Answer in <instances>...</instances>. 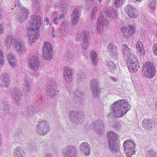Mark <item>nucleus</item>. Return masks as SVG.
Instances as JSON below:
<instances>
[{
    "label": "nucleus",
    "mask_w": 157,
    "mask_h": 157,
    "mask_svg": "<svg viewBox=\"0 0 157 157\" xmlns=\"http://www.w3.org/2000/svg\"><path fill=\"white\" fill-rule=\"evenodd\" d=\"M110 110L107 114L110 119L113 117H122L131 108L129 104L124 100H119L114 102L110 107Z\"/></svg>",
    "instance_id": "nucleus-1"
},
{
    "label": "nucleus",
    "mask_w": 157,
    "mask_h": 157,
    "mask_svg": "<svg viewBox=\"0 0 157 157\" xmlns=\"http://www.w3.org/2000/svg\"><path fill=\"white\" fill-rule=\"evenodd\" d=\"M106 18L103 16H99L97 20L98 33H101L107 24L106 20H111L117 17V11L113 8H110L106 12Z\"/></svg>",
    "instance_id": "nucleus-2"
},
{
    "label": "nucleus",
    "mask_w": 157,
    "mask_h": 157,
    "mask_svg": "<svg viewBox=\"0 0 157 157\" xmlns=\"http://www.w3.org/2000/svg\"><path fill=\"white\" fill-rule=\"evenodd\" d=\"M21 38L18 36L14 37L11 34H9L7 36L5 41L6 47H9L12 44L18 52H23L25 50V46L21 42Z\"/></svg>",
    "instance_id": "nucleus-3"
},
{
    "label": "nucleus",
    "mask_w": 157,
    "mask_h": 157,
    "mask_svg": "<svg viewBox=\"0 0 157 157\" xmlns=\"http://www.w3.org/2000/svg\"><path fill=\"white\" fill-rule=\"evenodd\" d=\"M42 25V19L40 15L36 13L32 16L29 23L26 26L27 29L33 32L39 31L40 28Z\"/></svg>",
    "instance_id": "nucleus-4"
},
{
    "label": "nucleus",
    "mask_w": 157,
    "mask_h": 157,
    "mask_svg": "<svg viewBox=\"0 0 157 157\" xmlns=\"http://www.w3.org/2000/svg\"><path fill=\"white\" fill-rule=\"evenodd\" d=\"M90 36L89 32L87 31H83L78 33L77 37L82 43V50H85L88 47L90 39Z\"/></svg>",
    "instance_id": "nucleus-5"
},
{
    "label": "nucleus",
    "mask_w": 157,
    "mask_h": 157,
    "mask_svg": "<svg viewBox=\"0 0 157 157\" xmlns=\"http://www.w3.org/2000/svg\"><path fill=\"white\" fill-rule=\"evenodd\" d=\"M135 143L132 140H128L124 143V148L126 155L128 157H131L135 153Z\"/></svg>",
    "instance_id": "nucleus-6"
},
{
    "label": "nucleus",
    "mask_w": 157,
    "mask_h": 157,
    "mask_svg": "<svg viewBox=\"0 0 157 157\" xmlns=\"http://www.w3.org/2000/svg\"><path fill=\"white\" fill-rule=\"evenodd\" d=\"M143 68L144 75L147 77L152 78L155 75V68L152 63L146 62L144 65Z\"/></svg>",
    "instance_id": "nucleus-7"
},
{
    "label": "nucleus",
    "mask_w": 157,
    "mask_h": 157,
    "mask_svg": "<svg viewBox=\"0 0 157 157\" xmlns=\"http://www.w3.org/2000/svg\"><path fill=\"white\" fill-rule=\"evenodd\" d=\"M90 89L92 94L95 98H98L101 92V88L98 85V81L97 79H93L90 82Z\"/></svg>",
    "instance_id": "nucleus-8"
},
{
    "label": "nucleus",
    "mask_w": 157,
    "mask_h": 157,
    "mask_svg": "<svg viewBox=\"0 0 157 157\" xmlns=\"http://www.w3.org/2000/svg\"><path fill=\"white\" fill-rule=\"evenodd\" d=\"M82 112L78 110L77 111H71L69 113V117L70 119L76 124H79L80 122V120H82L84 117Z\"/></svg>",
    "instance_id": "nucleus-9"
},
{
    "label": "nucleus",
    "mask_w": 157,
    "mask_h": 157,
    "mask_svg": "<svg viewBox=\"0 0 157 157\" xmlns=\"http://www.w3.org/2000/svg\"><path fill=\"white\" fill-rule=\"evenodd\" d=\"M20 5L18 3L15 5L14 8L21 12V13L17 16V19L20 22H21L25 20L28 16V10L25 8H20Z\"/></svg>",
    "instance_id": "nucleus-10"
},
{
    "label": "nucleus",
    "mask_w": 157,
    "mask_h": 157,
    "mask_svg": "<svg viewBox=\"0 0 157 157\" xmlns=\"http://www.w3.org/2000/svg\"><path fill=\"white\" fill-rule=\"evenodd\" d=\"M55 83L56 82L52 80H50L48 82V86L46 89L47 94L48 96L51 98L54 97L56 96L55 91L56 88Z\"/></svg>",
    "instance_id": "nucleus-11"
},
{
    "label": "nucleus",
    "mask_w": 157,
    "mask_h": 157,
    "mask_svg": "<svg viewBox=\"0 0 157 157\" xmlns=\"http://www.w3.org/2000/svg\"><path fill=\"white\" fill-rule=\"evenodd\" d=\"M39 123L37 126L38 132L40 135L44 136L49 130L48 124L45 121H40Z\"/></svg>",
    "instance_id": "nucleus-12"
},
{
    "label": "nucleus",
    "mask_w": 157,
    "mask_h": 157,
    "mask_svg": "<svg viewBox=\"0 0 157 157\" xmlns=\"http://www.w3.org/2000/svg\"><path fill=\"white\" fill-rule=\"evenodd\" d=\"M64 157H76V150L72 145L67 146L63 150Z\"/></svg>",
    "instance_id": "nucleus-13"
},
{
    "label": "nucleus",
    "mask_w": 157,
    "mask_h": 157,
    "mask_svg": "<svg viewBox=\"0 0 157 157\" xmlns=\"http://www.w3.org/2000/svg\"><path fill=\"white\" fill-rule=\"evenodd\" d=\"M40 65L39 60L36 56L31 57L30 61L29 67L31 70L35 72L38 70Z\"/></svg>",
    "instance_id": "nucleus-14"
},
{
    "label": "nucleus",
    "mask_w": 157,
    "mask_h": 157,
    "mask_svg": "<svg viewBox=\"0 0 157 157\" xmlns=\"http://www.w3.org/2000/svg\"><path fill=\"white\" fill-rule=\"evenodd\" d=\"M122 33L125 38H130L135 32V27L132 25H129L128 28L125 26L121 28Z\"/></svg>",
    "instance_id": "nucleus-15"
},
{
    "label": "nucleus",
    "mask_w": 157,
    "mask_h": 157,
    "mask_svg": "<svg viewBox=\"0 0 157 157\" xmlns=\"http://www.w3.org/2000/svg\"><path fill=\"white\" fill-rule=\"evenodd\" d=\"M92 125L94 126V131L100 135L102 134L105 132L103 124L101 121H94L91 123Z\"/></svg>",
    "instance_id": "nucleus-16"
},
{
    "label": "nucleus",
    "mask_w": 157,
    "mask_h": 157,
    "mask_svg": "<svg viewBox=\"0 0 157 157\" xmlns=\"http://www.w3.org/2000/svg\"><path fill=\"white\" fill-rule=\"evenodd\" d=\"M10 94L13 98L15 99V102L17 103L21 98L22 94L19 89L15 88L12 90L10 92Z\"/></svg>",
    "instance_id": "nucleus-17"
},
{
    "label": "nucleus",
    "mask_w": 157,
    "mask_h": 157,
    "mask_svg": "<svg viewBox=\"0 0 157 157\" xmlns=\"http://www.w3.org/2000/svg\"><path fill=\"white\" fill-rule=\"evenodd\" d=\"M142 124L144 128L147 131H150L155 127L154 122L149 119H144Z\"/></svg>",
    "instance_id": "nucleus-18"
},
{
    "label": "nucleus",
    "mask_w": 157,
    "mask_h": 157,
    "mask_svg": "<svg viewBox=\"0 0 157 157\" xmlns=\"http://www.w3.org/2000/svg\"><path fill=\"white\" fill-rule=\"evenodd\" d=\"M107 135L108 143L116 142L119 138V136L117 133L111 131L107 132Z\"/></svg>",
    "instance_id": "nucleus-19"
},
{
    "label": "nucleus",
    "mask_w": 157,
    "mask_h": 157,
    "mask_svg": "<svg viewBox=\"0 0 157 157\" xmlns=\"http://www.w3.org/2000/svg\"><path fill=\"white\" fill-rule=\"evenodd\" d=\"M126 11L128 16L131 18H136L137 17V12L135 8L129 4L127 6Z\"/></svg>",
    "instance_id": "nucleus-20"
},
{
    "label": "nucleus",
    "mask_w": 157,
    "mask_h": 157,
    "mask_svg": "<svg viewBox=\"0 0 157 157\" xmlns=\"http://www.w3.org/2000/svg\"><path fill=\"white\" fill-rule=\"evenodd\" d=\"M69 24H68L67 22L60 25L59 33L61 34V36H64L67 35L69 32Z\"/></svg>",
    "instance_id": "nucleus-21"
},
{
    "label": "nucleus",
    "mask_w": 157,
    "mask_h": 157,
    "mask_svg": "<svg viewBox=\"0 0 157 157\" xmlns=\"http://www.w3.org/2000/svg\"><path fill=\"white\" fill-rule=\"evenodd\" d=\"M79 10L75 8L71 14V22L73 25L77 24L79 19Z\"/></svg>",
    "instance_id": "nucleus-22"
},
{
    "label": "nucleus",
    "mask_w": 157,
    "mask_h": 157,
    "mask_svg": "<svg viewBox=\"0 0 157 157\" xmlns=\"http://www.w3.org/2000/svg\"><path fill=\"white\" fill-rule=\"evenodd\" d=\"M79 89H77L74 92L73 96L74 97V103L75 104L76 103L77 105L81 104V103L80 101L81 97H82V92H80Z\"/></svg>",
    "instance_id": "nucleus-23"
},
{
    "label": "nucleus",
    "mask_w": 157,
    "mask_h": 157,
    "mask_svg": "<svg viewBox=\"0 0 157 157\" xmlns=\"http://www.w3.org/2000/svg\"><path fill=\"white\" fill-rule=\"evenodd\" d=\"M23 80L24 81L23 83L24 86L23 90V92L25 94H29V91L31 89L32 81L28 78H26Z\"/></svg>",
    "instance_id": "nucleus-24"
},
{
    "label": "nucleus",
    "mask_w": 157,
    "mask_h": 157,
    "mask_svg": "<svg viewBox=\"0 0 157 157\" xmlns=\"http://www.w3.org/2000/svg\"><path fill=\"white\" fill-rule=\"evenodd\" d=\"M7 58L11 67H14L16 64L17 62L16 58L15 55L13 54L8 52L6 54Z\"/></svg>",
    "instance_id": "nucleus-25"
},
{
    "label": "nucleus",
    "mask_w": 157,
    "mask_h": 157,
    "mask_svg": "<svg viewBox=\"0 0 157 157\" xmlns=\"http://www.w3.org/2000/svg\"><path fill=\"white\" fill-rule=\"evenodd\" d=\"M82 153L85 155H88L90 153V145L87 142H83L80 145Z\"/></svg>",
    "instance_id": "nucleus-26"
},
{
    "label": "nucleus",
    "mask_w": 157,
    "mask_h": 157,
    "mask_svg": "<svg viewBox=\"0 0 157 157\" xmlns=\"http://www.w3.org/2000/svg\"><path fill=\"white\" fill-rule=\"evenodd\" d=\"M2 81L1 85L2 86L7 87L9 86L10 80L9 75L6 73L3 74L2 75Z\"/></svg>",
    "instance_id": "nucleus-27"
},
{
    "label": "nucleus",
    "mask_w": 157,
    "mask_h": 157,
    "mask_svg": "<svg viewBox=\"0 0 157 157\" xmlns=\"http://www.w3.org/2000/svg\"><path fill=\"white\" fill-rule=\"evenodd\" d=\"M108 49L110 53V55L113 57H117L118 56L117 50V48L113 44H108Z\"/></svg>",
    "instance_id": "nucleus-28"
},
{
    "label": "nucleus",
    "mask_w": 157,
    "mask_h": 157,
    "mask_svg": "<svg viewBox=\"0 0 157 157\" xmlns=\"http://www.w3.org/2000/svg\"><path fill=\"white\" fill-rule=\"evenodd\" d=\"M133 62L129 63L128 67L131 72L132 73H135L138 71L140 66L138 61H137V62Z\"/></svg>",
    "instance_id": "nucleus-29"
},
{
    "label": "nucleus",
    "mask_w": 157,
    "mask_h": 157,
    "mask_svg": "<svg viewBox=\"0 0 157 157\" xmlns=\"http://www.w3.org/2000/svg\"><path fill=\"white\" fill-rule=\"evenodd\" d=\"M136 48L140 55L143 56L144 54V49L143 46V44L142 42L138 41L136 42Z\"/></svg>",
    "instance_id": "nucleus-30"
},
{
    "label": "nucleus",
    "mask_w": 157,
    "mask_h": 157,
    "mask_svg": "<svg viewBox=\"0 0 157 157\" xmlns=\"http://www.w3.org/2000/svg\"><path fill=\"white\" fill-rule=\"evenodd\" d=\"M13 157H25L23 151L19 147H17L13 151Z\"/></svg>",
    "instance_id": "nucleus-31"
},
{
    "label": "nucleus",
    "mask_w": 157,
    "mask_h": 157,
    "mask_svg": "<svg viewBox=\"0 0 157 157\" xmlns=\"http://www.w3.org/2000/svg\"><path fill=\"white\" fill-rule=\"evenodd\" d=\"M108 144L109 150L112 152L115 153L119 152L120 148L116 142H112L111 143V144Z\"/></svg>",
    "instance_id": "nucleus-32"
},
{
    "label": "nucleus",
    "mask_w": 157,
    "mask_h": 157,
    "mask_svg": "<svg viewBox=\"0 0 157 157\" xmlns=\"http://www.w3.org/2000/svg\"><path fill=\"white\" fill-rule=\"evenodd\" d=\"M122 49L123 51V55L125 57L129 56L130 53V49L127 44H124L122 45Z\"/></svg>",
    "instance_id": "nucleus-33"
},
{
    "label": "nucleus",
    "mask_w": 157,
    "mask_h": 157,
    "mask_svg": "<svg viewBox=\"0 0 157 157\" xmlns=\"http://www.w3.org/2000/svg\"><path fill=\"white\" fill-rule=\"evenodd\" d=\"M25 36L28 38V39L29 40L30 42L32 43L34 42L37 39V35H35L33 32L31 33H28Z\"/></svg>",
    "instance_id": "nucleus-34"
},
{
    "label": "nucleus",
    "mask_w": 157,
    "mask_h": 157,
    "mask_svg": "<svg viewBox=\"0 0 157 157\" xmlns=\"http://www.w3.org/2000/svg\"><path fill=\"white\" fill-rule=\"evenodd\" d=\"M107 67L111 72H113L117 69L116 66L111 61H107L106 63Z\"/></svg>",
    "instance_id": "nucleus-35"
},
{
    "label": "nucleus",
    "mask_w": 157,
    "mask_h": 157,
    "mask_svg": "<svg viewBox=\"0 0 157 157\" xmlns=\"http://www.w3.org/2000/svg\"><path fill=\"white\" fill-rule=\"evenodd\" d=\"M46 51L50 52L51 51H52V50L51 44L45 42L43 45V52H46Z\"/></svg>",
    "instance_id": "nucleus-36"
},
{
    "label": "nucleus",
    "mask_w": 157,
    "mask_h": 157,
    "mask_svg": "<svg viewBox=\"0 0 157 157\" xmlns=\"http://www.w3.org/2000/svg\"><path fill=\"white\" fill-rule=\"evenodd\" d=\"M90 56L93 64L94 66H96L98 64V61L97 54L95 53L92 52L91 53Z\"/></svg>",
    "instance_id": "nucleus-37"
},
{
    "label": "nucleus",
    "mask_w": 157,
    "mask_h": 157,
    "mask_svg": "<svg viewBox=\"0 0 157 157\" xmlns=\"http://www.w3.org/2000/svg\"><path fill=\"white\" fill-rule=\"evenodd\" d=\"M125 58L126 59L128 63H129L133 62H136L137 61H138L134 55L130 53L128 56H127Z\"/></svg>",
    "instance_id": "nucleus-38"
},
{
    "label": "nucleus",
    "mask_w": 157,
    "mask_h": 157,
    "mask_svg": "<svg viewBox=\"0 0 157 157\" xmlns=\"http://www.w3.org/2000/svg\"><path fill=\"white\" fill-rule=\"evenodd\" d=\"M52 52L51 51L50 52H43L42 57L44 59H46L47 60L50 59H51Z\"/></svg>",
    "instance_id": "nucleus-39"
},
{
    "label": "nucleus",
    "mask_w": 157,
    "mask_h": 157,
    "mask_svg": "<svg viewBox=\"0 0 157 157\" xmlns=\"http://www.w3.org/2000/svg\"><path fill=\"white\" fill-rule=\"evenodd\" d=\"M60 9L61 11L63 12V13H66L67 11L68 4H63L62 1L60 3Z\"/></svg>",
    "instance_id": "nucleus-40"
},
{
    "label": "nucleus",
    "mask_w": 157,
    "mask_h": 157,
    "mask_svg": "<svg viewBox=\"0 0 157 157\" xmlns=\"http://www.w3.org/2000/svg\"><path fill=\"white\" fill-rule=\"evenodd\" d=\"M157 2L155 1H153L148 3V8L150 11L151 12H153L155 10V6Z\"/></svg>",
    "instance_id": "nucleus-41"
},
{
    "label": "nucleus",
    "mask_w": 157,
    "mask_h": 157,
    "mask_svg": "<svg viewBox=\"0 0 157 157\" xmlns=\"http://www.w3.org/2000/svg\"><path fill=\"white\" fill-rule=\"evenodd\" d=\"M146 157H157V154L152 150H150L146 152Z\"/></svg>",
    "instance_id": "nucleus-42"
},
{
    "label": "nucleus",
    "mask_w": 157,
    "mask_h": 157,
    "mask_svg": "<svg viewBox=\"0 0 157 157\" xmlns=\"http://www.w3.org/2000/svg\"><path fill=\"white\" fill-rule=\"evenodd\" d=\"M97 9V6L93 8L92 7L91 9L92 12L90 16V19L91 20H93L96 17Z\"/></svg>",
    "instance_id": "nucleus-43"
},
{
    "label": "nucleus",
    "mask_w": 157,
    "mask_h": 157,
    "mask_svg": "<svg viewBox=\"0 0 157 157\" xmlns=\"http://www.w3.org/2000/svg\"><path fill=\"white\" fill-rule=\"evenodd\" d=\"M40 4V0H34L32 3V6L34 10H37Z\"/></svg>",
    "instance_id": "nucleus-44"
},
{
    "label": "nucleus",
    "mask_w": 157,
    "mask_h": 157,
    "mask_svg": "<svg viewBox=\"0 0 157 157\" xmlns=\"http://www.w3.org/2000/svg\"><path fill=\"white\" fill-rule=\"evenodd\" d=\"M63 77L64 82L66 83H68L71 82L72 75H64Z\"/></svg>",
    "instance_id": "nucleus-45"
},
{
    "label": "nucleus",
    "mask_w": 157,
    "mask_h": 157,
    "mask_svg": "<svg viewBox=\"0 0 157 157\" xmlns=\"http://www.w3.org/2000/svg\"><path fill=\"white\" fill-rule=\"evenodd\" d=\"M72 69L71 68L66 67L65 69L64 75H72Z\"/></svg>",
    "instance_id": "nucleus-46"
},
{
    "label": "nucleus",
    "mask_w": 157,
    "mask_h": 157,
    "mask_svg": "<svg viewBox=\"0 0 157 157\" xmlns=\"http://www.w3.org/2000/svg\"><path fill=\"white\" fill-rule=\"evenodd\" d=\"M15 133L16 135H15L14 136L15 138L14 139H15V140H21V138L23 136V134L21 132L19 131L18 132H17V133Z\"/></svg>",
    "instance_id": "nucleus-47"
},
{
    "label": "nucleus",
    "mask_w": 157,
    "mask_h": 157,
    "mask_svg": "<svg viewBox=\"0 0 157 157\" xmlns=\"http://www.w3.org/2000/svg\"><path fill=\"white\" fill-rule=\"evenodd\" d=\"M114 129L117 131L120 130L121 128V126L119 122H116L113 124Z\"/></svg>",
    "instance_id": "nucleus-48"
},
{
    "label": "nucleus",
    "mask_w": 157,
    "mask_h": 157,
    "mask_svg": "<svg viewBox=\"0 0 157 157\" xmlns=\"http://www.w3.org/2000/svg\"><path fill=\"white\" fill-rule=\"evenodd\" d=\"M123 0H114V3L115 5L117 7L119 6H120L122 4V2Z\"/></svg>",
    "instance_id": "nucleus-49"
},
{
    "label": "nucleus",
    "mask_w": 157,
    "mask_h": 157,
    "mask_svg": "<svg viewBox=\"0 0 157 157\" xmlns=\"http://www.w3.org/2000/svg\"><path fill=\"white\" fill-rule=\"evenodd\" d=\"M29 149L31 151L30 152L31 153V154H32V153H36V150H35L36 149V147L35 146H29Z\"/></svg>",
    "instance_id": "nucleus-50"
},
{
    "label": "nucleus",
    "mask_w": 157,
    "mask_h": 157,
    "mask_svg": "<svg viewBox=\"0 0 157 157\" xmlns=\"http://www.w3.org/2000/svg\"><path fill=\"white\" fill-rule=\"evenodd\" d=\"M3 53L0 49V64H3L4 63Z\"/></svg>",
    "instance_id": "nucleus-51"
},
{
    "label": "nucleus",
    "mask_w": 157,
    "mask_h": 157,
    "mask_svg": "<svg viewBox=\"0 0 157 157\" xmlns=\"http://www.w3.org/2000/svg\"><path fill=\"white\" fill-rule=\"evenodd\" d=\"M3 109L6 110V109L10 110L9 105L7 102H4V104L3 105Z\"/></svg>",
    "instance_id": "nucleus-52"
},
{
    "label": "nucleus",
    "mask_w": 157,
    "mask_h": 157,
    "mask_svg": "<svg viewBox=\"0 0 157 157\" xmlns=\"http://www.w3.org/2000/svg\"><path fill=\"white\" fill-rule=\"evenodd\" d=\"M57 17L59 18V20H63L65 19L64 15V14H59Z\"/></svg>",
    "instance_id": "nucleus-53"
},
{
    "label": "nucleus",
    "mask_w": 157,
    "mask_h": 157,
    "mask_svg": "<svg viewBox=\"0 0 157 157\" xmlns=\"http://www.w3.org/2000/svg\"><path fill=\"white\" fill-rule=\"evenodd\" d=\"M10 112V110L6 109V110L2 109V112L4 115L8 114Z\"/></svg>",
    "instance_id": "nucleus-54"
},
{
    "label": "nucleus",
    "mask_w": 157,
    "mask_h": 157,
    "mask_svg": "<svg viewBox=\"0 0 157 157\" xmlns=\"http://www.w3.org/2000/svg\"><path fill=\"white\" fill-rule=\"evenodd\" d=\"M155 49L154 50V53L157 56V43L154 44Z\"/></svg>",
    "instance_id": "nucleus-55"
},
{
    "label": "nucleus",
    "mask_w": 157,
    "mask_h": 157,
    "mask_svg": "<svg viewBox=\"0 0 157 157\" xmlns=\"http://www.w3.org/2000/svg\"><path fill=\"white\" fill-rule=\"evenodd\" d=\"M57 21H59V18L57 17L54 18L52 21L55 24H57L58 23L57 22Z\"/></svg>",
    "instance_id": "nucleus-56"
},
{
    "label": "nucleus",
    "mask_w": 157,
    "mask_h": 157,
    "mask_svg": "<svg viewBox=\"0 0 157 157\" xmlns=\"http://www.w3.org/2000/svg\"><path fill=\"white\" fill-rule=\"evenodd\" d=\"M3 30V25L2 24H0V34L2 33Z\"/></svg>",
    "instance_id": "nucleus-57"
},
{
    "label": "nucleus",
    "mask_w": 157,
    "mask_h": 157,
    "mask_svg": "<svg viewBox=\"0 0 157 157\" xmlns=\"http://www.w3.org/2000/svg\"><path fill=\"white\" fill-rule=\"evenodd\" d=\"M86 74H82L80 77L82 78V79H83L84 78H85V77H86Z\"/></svg>",
    "instance_id": "nucleus-58"
},
{
    "label": "nucleus",
    "mask_w": 157,
    "mask_h": 157,
    "mask_svg": "<svg viewBox=\"0 0 157 157\" xmlns=\"http://www.w3.org/2000/svg\"><path fill=\"white\" fill-rule=\"evenodd\" d=\"M44 20L47 22V23H46L47 25H48V24H50L49 23V20L48 18H47V17Z\"/></svg>",
    "instance_id": "nucleus-59"
},
{
    "label": "nucleus",
    "mask_w": 157,
    "mask_h": 157,
    "mask_svg": "<svg viewBox=\"0 0 157 157\" xmlns=\"http://www.w3.org/2000/svg\"><path fill=\"white\" fill-rule=\"evenodd\" d=\"M87 2H89L90 3H92L93 2L94 0H85Z\"/></svg>",
    "instance_id": "nucleus-60"
},
{
    "label": "nucleus",
    "mask_w": 157,
    "mask_h": 157,
    "mask_svg": "<svg viewBox=\"0 0 157 157\" xmlns=\"http://www.w3.org/2000/svg\"><path fill=\"white\" fill-rule=\"evenodd\" d=\"M46 157H53L49 153H48L46 154Z\"/></svg>",
    "instance_id": "nucleus-61"
},
{
    "label": "nucleus",
    "mask_w": 157,
    "mask_h": 157,
    "mask_svg": "<svg viewBox=\"0 0 157 157\" xmlns=\"http://www.w3.org/2000/svg\"><path fill=\"white\" fill-rule=\"evenodd\" d=\"M31 109H30V108L29 107V108H28V112H29H29H31V110L30 111V110Z\"/></svg>",
    "instance_id": "nucleus-62"
},
{
    "label": "nucleus",
    "mask_w": 157,
    "mask_h": 157,
    "mask_svg": "<svg viewBox=\"0 0 157 157\" xmlns=\"http://www.w3.org/2000/svg\"><path fill=\"white\" fill-rule=\"evenodd\" d=\"M155 106L156 108H157V101L155 103Z\"/></svg>",
    "instance_id": "nucleus-63"
},
{
    "label": "nucleus",
    "mask_w": 157,
    "mask_h": 157,
    "mask_svg": "<svg viewBox=\"0 0 157 157\" xmlns=\"http://www.w3.org/2000/svg\"><path fill=\"white\" fill-rule=\"evenodd\" d=\"M55 31V29L54 28H52V32H54V31Z\"/></svg>",
    "instance_id": "nucleus-64"
}]
</instances>
